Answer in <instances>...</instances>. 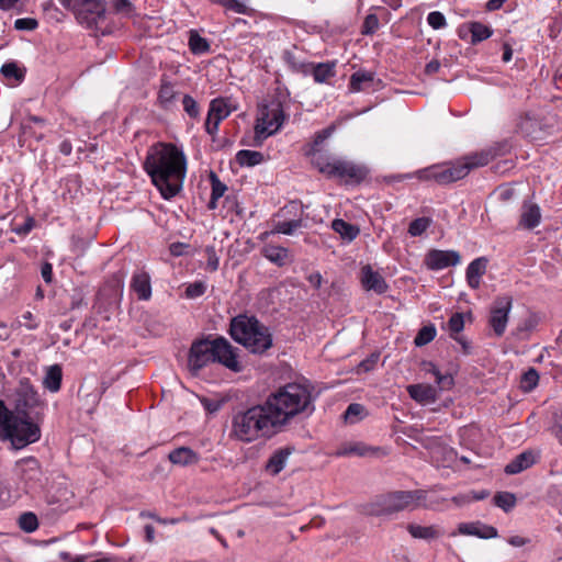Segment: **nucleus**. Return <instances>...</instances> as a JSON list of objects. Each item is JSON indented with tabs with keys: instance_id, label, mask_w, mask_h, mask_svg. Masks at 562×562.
<instances>
[{
	"instance_id": "1",
	"label": "nucleus",
	"mask_w": 562,
	"mask_h": 562,
	"mask_svg": "<svg viewBox=\"0 0 562 562\" xmlns=\"http://www.w3.org/2000/svg\"><path fill=\"white\" fill-rule=\"evenodd\" d=\"M143 168L164 199L169 200L181 191L187 171V159L175 145L158 143L151 146Z\"/></svg>"
},
{
	"instance_id": "2",
	"label": "nucleus",
	"mask_w": 562,
	"mask_h": 562,
	"mask_svg": "<svg viewBox=\"0 0 562 562\" xmlns=\"http://www.w3.org/2000/svg\"><path fill=\"white\" fill-rule=\"evenodd\" d=\"M280 426L267 402L252 405L233 415L229 437L241 442H252L260 438H269Z\"/></svg>"
},
{
	"instance_id": "3",
	"label": "nucleus",
	"mask_w": 562,
	"mask_h": 562,
	"mask_svg": "<svg viewBox=\"0 0 562 562\" xmlns=\"http://www.w3.org/2000/svg\"><path fill=\"white\" fill-rule=\"evenodd\" d=\"M313 387L303 383H288L266 398L280 428L294 417L314 411Z\"/></svg>"
},
{
	"instance_id": "4",
	"label": "nucleus",
	"mask_w": 562,
	"mask_h": 562,
	"mask_svg": "<svg viewBox=\"0 0 562 562\" xmlns=\"http://www.w3.org/2000/svg\"><path fill=\"white\" fill-rule=\"evenodd\" d=\"M41 416L18 414L0 400V439L10 441L15 450L23 449L41 439Z\"/></svg>"
},
{
	"instance_id": "5",
	"label": "nucleus",
	"mask_w": 562,
	"mask_h": 562,
	"mask_svg": "<svg viewBox=\"0 0 562 562\" xmlns=\"http://www.w3.org/2000/svg\"><path fill=\"white\" fill-rule=\"evenodd\" d=\"M211 362H220L234 372L241 370L236 349L223 337L196 340L190 348L188 368L192 374L196 375Z\"/></svg>"
},
{
	"instance_id": "6",
	"label": "nucleus",
	"mask_w": 562,
	"mask_h": 562,
	"mask_svg": "<svg viewBox=\"0 0 562 562\" xmlns=\"http://www.w3.org/2000/svg\"><path fill=\"white\" fill-rule=\"evenodd\" d=\"M229 334L250 352L262 353L272 346L269 328L255 316L238 315L231 322Z\"/></svg>"
},
{
	"instance_id": "7",
	"label": "nucleus",
	"mask_w": 562,
	"mask_h": 562,
	"mask_svg": "<svg viewBox=\"0 0 562 562\" xmlns=\"http://www.w3.org/2000/svg\"><path fill=\"white\" fill-rule=\"evenodd\" d=\"M48 477L34 457L18 460L11 469L9 483L16 494L36 495L44 491Z\"/></svg>"
},
{
	"instance_id": "8",
	"label": "nucleus",
	"mask_w": 562,
	"mask_h": 562,
	"mask_svg": "<svg viewBox=\"0 0 562 562\" xmlns=\"http://www.w3.org/2000/svg\"><path fill=\"white\" fill-rule=\"evenodd\" d=\"M424 490L392 491L376 497L371 513L374 515H392L403 510H415L426 499Z\"/></svg>"
},
{
	"instance_id": "9",
	"label": "nucleus",
	"mask_w": 562,
	"mask_h": 562,
	"mask_svg": "<svg viewBox=\"0 0 562 562\" xmlns=\"http://www.w3.org/2000/svg\"><path fill=\"white\" fill-rule=\"evenodd\" d=\"M313 165L328 178H339L347 184H359L369 175L367 167L347 160H326L322 155L313 158Z\"/></svg>"
},
{
	"instance_id": "10",
	"label": "nucleus",
	"mask_w": 562,
	"mask_h": 562,
	"mask_svg": "<svg viewBox=\"0 0 562 562\" xmlns=\"http://www.w3.org/2000/svg\"><path fill=\"white\" fill-rule=\"evenodd\" d=\"M284 119L283 108L279 100L273 99L267 104L259 105L252 145L260 146L268 136L277 133Z\"/></svg>"
},
{
	"instance_id": "11",
	"label": "nucleus",
	"mask_w": 562,
	"mask_h": 562,
	"mask_svg": "<svg viewBox=\"0 0 562 562\" xmlns=\"http://www.w3.org/2000/svg\"><path fill=\"white\" fill-rule=\"evenodd\" d=\"M59 2L75 13L80 24L88 27L95 25L105 13V4L102 0H59Z\"/></svg>"
},
{
	"instance_id": "12",
	"label": "nucleus",
	"mask_w": 562,
	"mask_h": 562,
	"mask_svg": "<svg viewBox=\"0 0 562 562\" xmlns=\"http://www.w3.org/2000/svg\"><path fill=\"white\" fill-rule=\"evenodd\" d=\"M42 405L40 396L33 385L26 379H22L15 391L14 409L12 412L24 415L40 413L37 408Z\"/></svg>"
},
{
	"instance_id": "13",
	"label": "nucleus",
	"mask_w": 562,
	"mask_h": 562,
	"mask_svg": "<svg viewBox=\"0 0 562 562\" xmlns=\"http://www.w3.org/2000/svg\"><path fill=\"white\" fill-rule=\"evenodd\" d=\"M512 306L513 297L509 295L496 297L491 306L488 323L498 337L505 333Z\"/></svg>"
},
{
	"instance_id": "14",
	"label": "nucleus",
	"mask_w": 562,
	"mask_h": 562,
	"mask_svg": "<svg viewBox=\"0 0 562 562\" xmlns=\"http://www.w3.org/2000/svg\"><path fill=\"white\" fill-rule=\"evenodd\" d=\"M460 259L458 251L431 249L425 257V265L430 270H440L458 265Z\"/></svg>"
},
{
	"instance_id": "15",
	"label": "nucleus",
	"mask_w": 562,
	"mask_h": 562,
	"mask_svg": "<svg viewBox=\"0 0 562 562\" xmlns=\"http://www.w3.org/2000/svg\"><path fill=\"white\" fill-rule=\"evenodd\" d=\"M505 145L496 144L481 151L468 155L460 159L463 166L469 168V172L479 167L486 166L495 157L505 154Z\"/></svg>"
},
{
	"instance_id": "16",
	"label": "nucleus",
	"mask_w": 562,
	"mask_h": 562,
	"mask_svg": "<svg viewBox=\"0 0 562 562\" xmlns=\"http://www.w3.org/2000/svg\"><path fill=\"white\" fill-rule=\"evenodd\" d=\"M469 168L458 160L449 166H436L435 181L439 184H449L465 178Z\"/></svg>"
},
{
	"instance_id": "17",
	"label": "nucleus",
	"mask_w": 562,
	"mask_h": 562,
	"mask_svg": "<svg viewBox=\"0 0 562 562\" xmlns=\"http://www.w3.org/2000/svg\"><path fill=\"white\" fill-rule=\"evenodd\" d=\"M361 283L366 290L374 291L378 294H383L389 289L383 277L379 272L373 271L369 265L361 269Z\"/></svg>"
},
{
	"instance_id": "18",
	"label": "nucleus",
	"mask_w": 562,
	"mask_h": 562,
	"mask_svg": "<svg viewBox=\"0 0 562 562\" xmlns=\"http://www.w3.org/2000/svg\"><path fill=\"white\" fill-rule=\"evenodd\" d=\"M438 390L437 387L430 384H412L407 386V392L409 396L420 404H430L437 401L438 398Z\"/></svg>"
},
{
	"instance_id": "19",
	"label": "nucleus",
	"mask_w": 562,
	"mask_h": 562,
	"mask_svg": "<svg viewBox=\"0 0 562 562\" xmlns=\"http://www.w3.org/2000/svg\"><path fill=\"white\" fill-rule=\"evenodd\" d=\"M458 532L467 536H476L482 539L497 537V529L493 526L484 525L480 521L461 522L458 526Z\"/></svg>"
},
{
	"instance_id": "20",
	"label": "nucleus",
	"mask_w": 562,
	"mask_h": 562,
	"mask_svg": "<svg viewBox=\"0 0 562 562\" xmlns=\"http://www.w3.org/2000/svg\"><path fill=\"white\" fill-rule=\"evenodd\" d=\"M420 370L424 371L425 373H430L435 376L439 391L451 390L454 385L453 376L449 373L442 374L440 370L436 367V364L432 363L431 361H422Z\"/></svg>"
},
{
	"instance_id": "21",
	"label": "nucleus",
	"mask_w": 562,
	"mask_h": 562,
	"mask_svg": "<svg viewBox=\"0 0 562 562\" xmlns=\"http://www.w3.org/2000/svg\"><path fill=\"white\" fill-rule=\"evenodd\" d=\"M487 262L485 257H480L468 266L467 282L470 288L477 289L480 286L481 278L486 272Z\"/></svg>"
},
{
	"instance_id": "22",
	"label": "nucleus",
	"mask_w": 562,
	"mask_h": 562,
	"mask_svg": "<svg viewBox=\"0 0 562 562\" xmlns=\"http://www.w3.org/2000/svg\"><path fill=\"white\" fill-rule=\"evenodd\" d=\"M168 459L171 463L181 467L196 464L200 460L199 454L189 447L173 449L168 454Z\"/></svg>"
},
{
	"instance_id": "23",
	"label": "nucleus",
	"mask_w": 562,
	"mask_h": 562,
	"mask_svg": "<svg viewBox=\"0 0 562 562\" xmlns=\"http://www.w3.org/2000/svg\"><path fill=\"white\" fill-rule=\"evenodd\" d=\"M536 462V456L531 451H525L513 459L504 469L506 474L513 475L530 468Z\"/></svg>"
},
{
	"instance_id": "24",
	"label": "nucleus",
	"mask_w": 562,
	"mask_h": 562,
	"mask_svg": "<svg viewBox=\"0 0 562 562\" xmlns=\"http://www.w3.org/2000/svg\"><path fill=\"white\" fill-rule=\"evenodd\" d=\"M235 110L236 106L232 105L228 99L217 98L211 101L207 114L211 119H216L217 122H222Z\"/></svg>"
},
{
	"instance_id": "25",
	"label": "nucleus",
	"mask_w": 562,
	"mask_h": 562,
	"mask_svg": "<svg viewBox=\"0 0 562 562\" xmlns=\"http://www.w3.org/2000/svg\"><path fill=\"white\" fill-rule=\"evenodd\" d=\"M292 451L293 449L289 447L277 450L267 461L266 470L272 475L279 474L284 469Z\"/></svg>"
},
{
	"instance_id": "26",
	"label": "nucleus",
	"mask_w": 562,
	"mask_h": 562,
	"mask_svg": "<svg viewBox=\"0 0 562 562\" xmlns=\"http://www.w3.org/2000/svg\"><path fill=\"white\" fill-rule=\"evenodd\" d=\"M541 220L540 209L537 204L525 203L520 215V225L527 229L535 228Z\"/></svg>"
},
{
	"instance_id": "27",
	"label": "nucleus",
	"mask_w": 562,
	"mask_h": 562,
	"mask_svg": "<svg viewBox=\"0 0 562 562\" xmlns=\"http://www.w3.org/2000/svg\"><path fill=\"white\" fill-rule=\"evenodd\" d=\"M407 531L415 539L432 540L442 535V531L437 526H420L416 524H408Z\"/></svg>"
},
{
	"instance_id": "28",
	"label": "nucleus",
	"mask_w": 562,
	"mask_h": 562,
	"mask_svg": "<svg viewBox=\"0 0 562 562\" xmlns=\"http://www.w3.org/2000/svg\"><path fill=\"white\" fill-rule=\"evenodd\" d=\"M63 379V371L58 364H54L47 368L45 376L43 379V385L50 392H57L60 389Z\"/></svg>"
},
{
	"instance_id": "29",
	"label": "nucleus",
	"mask_w": 562,
	"mask_h": 562,
	"mask_svg": "<svg viewBox=\"0 0 562 562\" xmlns=\"http://www.w3.org/2000/svg\"><path fill=\"white\" fill-rule=\"evenodd\" d=\"M374 80V74L370 71H357L351 75L349 89L352 92H359L368 89Z\"/></svg>"
},
{
	"instance_id": "30",
	"label": "nucleus",
	"mask_w": 562,
	"mask_h": 562,
	"mask_svg": "<svg viewBox=\"0 0 562 562\" xmlns=\"http://www.w3.org/2000/svg\"><path fill=\"white\" fill-rule=\"evenodd\" d=\"M312 75L316 82H326L329 78L335 76L336 63H319L311 64Z\"/></svg>"
},
{
	"instance_id": "31",
	"label": "nucleus",
	"mask_w": 562,
	"mask_h": 562,
	"mask_svg": "<svg viewBox=\"0 0 562 562\" xmlns=\"http://www.w3.org/2000/svg\"><path fill=\"white\" fill-rule=\"evenodd\" d=\"M381 451L382 450L380 448H372V447L366 446L364 443L356 442V443H350V445L345 446L344 448L339 449L336 454L337 456L357 454L360 457H364V456L376 454Z\"/></svg>"
},
{
	"instance_id": "32",
	"label": "nucleus",
	"mask_w": 562,
	"mask_h": 562,
	"mask_svg": "<svg viewBox=\"0 0 562 562\" xmlns=\"http://www.w3.org/2000/svg\"><path fill=\"white\" fill-rule=\"evenodd\" d=\"M189 47L194 55L205 54L210 50V44L207 40L200 36L195 30L190 31Z\"/></svg>"
},
{
	"instance_id": "33",
	"label": "nucleus",
	"mask_w": 562,
	"mask_h": 562,
	"mask_svg": "<svg viewBox=\"0 0 562 562\" xmlns=\"http://www.w3.org/2000/svg\"><path fill=\"white\" fill-rule=\"evenodd\" d=\"M236 161L240 166L252 167L263 161V155L260 151L243 149L237 153Z\"/></svg>"
},
{
	"instance_id": "34",
	"label": "nucleus",
	"mask_w": 562,
	"mask_h": 562,
	"mask_svg": "<svg viewBox=\"0 0 562 562\" xmlns=\"http://www.w3.org/2000/svg\"><path fill=\"white\" fill-rule=\"evenodd\" d=\"M214 4L222 5L226 10L233 11L238 14H248L250 8L247 5L248 0H209Z\"/></svg>"
},
{
	"instance_id": "35",
	"label": "nucleus",
	"mask_w": 562,
	"mask_h": 562,
	"mask_svg": "<svg viewBox=\"0 0 562 562\" xmlns=\"http://www.w3.org/2000/svg\"><path fill=\"white\" fill-rule=\"evenodd\" d=\"M469 31L471 32V43L476 44L484 40H487L492 35V30L480 23V22H471L469 24Z\"/></svg>"
},
{
	"instance_id": "36",
	"label": "nucleus",
	"mask_w": 562,
	"mask_h": 562,
	"mask_svg": "<svg viewBox=\"0 0 562 562\" xmlns=\"http://www.w3.org/2000/svg\"><path fill=\"white\" fill-rule=\"evenodd\" d=\"M263 255L271 262L282 266L288 258V250L283 247L268 245L263 248Z\"/></svg>"
},
{
	"instance_id": "37",
	"label": "nucleus",
	"mask_w": 562,
	"mask_h": 562,
	"mask_svg": "<svg viewBox=\"0 0 562 562\" xmlns=\"http://www.w3.org/2000/svg\"><path fill=\"white\" fill-rule=\"evenodd\" d=\"M331 226L335 232L348 240L355 239L359 234V228L345 222L344 220H335Z\"/></svg>"
},
{
	"instance_id": "38",
	"label": "nucleus",
	"mask_w": 562,
	"mask_h": 562,
	"mask_svg": "<svg viewBox=\"0 0 562 562\" xmlns=\"http://www.w3.org/2000/svg\"><path fill=\"white\" fill-rule=\"evenodd\" d=\"M364 413L366 408L363 405L359 403H352L347 407L344 414V419L346 423L355 424L363 418Z\"/></svg>"
},
{
	"instance_id": "39",
	"label": "nucleus",
	"mask_w": 562,
	"mask_h": 562,
	"mask_svg": "<svg viewBox=\"0 0 562 562\" xmlns=\"http://www.w3.org/2000/svg\"><path fill=\"white\" fill-rule=\"evenodd\" d=\"M436 337V328L434 325H428V326H424L422 327L415 339H414V344L417 346V347H422V346H425L427 344H429L430 341H432Z\"/></svg>"
},
{
	"instance_id": "40",
	"label": "nucleus",
	"mask_w": 562,
	"mask_h": 562,
	"mask_svg": "<svg viewBox=\"0 0 562 562\" xmlns=\"http://www.w3.org/2000/svg\"><path fill=\"white\" fill-rule=\"evenodd\" d=\"M539 382V374L536 369L530 368L520 379V389L524 392L532 391Z\"/></svg>"
},
{
	"instance_id": "41",
	"label": "nucleus",
	"mask_w": 562,
	"mask_h": 562,
	"mask_svg": "<svg viewBox=\"0 0 562 562\" xmlns=\"http://www.w3.org/2000/svg\"><path fill=\"white\" fill-rule=\"evenodd\" d=\"M494 504L505 512H509L516 504V497L509 492H498L494 496Z\"/></svg>"
},
{
	"instance_id": "42",
	"label": "nucleus",
	"mask_w": 562,
	"mask_h": 562,
	"mask_svg": "<svg viewBox=\"0 0 562 562\" xmlns=\"http://www.w3.org/2000/svg\"><path fill=\"white\" fill-rule=\"evenodd\" d=\"M19 526L25 532H33L38 527V520L35 514L27 512L20 516Z\"/></svg>"
},
{
	"instance_id": "43",
	"label": "nucleus",
	"mask_w": 562,
	"mask_h": 562,
	"mask_svg": "<svg viewBox=\"0 0 562 562\" xmlns=\"http://www.w3.org/2000/svg\"><path fill=\"white\" fill-rule=\"evenodd\" d=\"M177 92L173 89V86L169 82H164L159 90V101L165 108H169L172 101L176 98Z\"/></svg>"
},
{
	"instance_id": "44",
	"label": "nucleus",
	"mask_w": 562,
	"mask_h": 562,
	"mask_svg": "<svg viewBox=\"0 0 562 562\" xmlns=\"http://www.w3.org/2000/svg\"><path fill=\"white\" fill-rule=\"evenodd\" d=\"M431 220L429 217H418L411 222L408 226V234L411 236H420L430 226Z\"/></svg>"
},
{
	"instance_id": "45",
	"label": "nucleus",
	"mask_w": 562,
	"mask_h": 562,
	"mask_svg": "<svg viewBox=\"0 0 562 562\" xmlns=\"http://www.w3.org/2000/svg\"><path fill=\"white\" fill-rule=\"evenodd\" d=\"M210 180L212 184L211 195H213V200H218L224 195L225 191L227 190V187L218 179L216 173L213 171L210 172Z\"/></svg>"
},
{
	"instance_id": "46",
	"label": "nucleus",
	"mask_w": 562,
	"mask_h": 562,
	"mask_svg": "<svg viewBox=\"0 0 562 562\" xmlns=\"http://www.w3.org/2000/svg\"><path fill=\"white\" fill-rule=\"evenodd\" d=\"M448 327L451 331V336H457L464 327L463 315L461 313H454L448 322Z\"/></svg>"
},
{
	"instance_id": "47",
	"label": "nucleus",
	"mask_w": 562,
	"mask_h": 562,
	"mask_svg": "<svg viewBox=\"0 0 562 562\" xmlns=\"http://www.w3.org/2000/svg\"><path fill=\"white\" fill-rule=\"evenodd\" d=\"M206 285L202 281H196L189 284L186 289V296L188 299H195L204 294Z\"/></svg>"
},
{
	"instance_id": "48",
	"label": "nucleus",
	"mask_w": 562,
	"mask_h": 562,
	"mask_svg": "<svg viewBox=\"0 0 562 562\" xmlns=\"http://www.w3.org/2000/svg\"><path fill=\"white\" fill-rule=\"evenodd\" d=\"M301 220H292L278 223L276 229L278 233H282L285 235H291L296 228L301 227Z\"/></svg>"
},
{
	"instance_id": "49",
	"label": "nucleus",
	"mask_w": 562,
	"mask_h": 562,
	"mask_svg": "<svg viewBox=\"0 0 562 562\" xmlns=\"http://www.w3.org/2000/svg\"><path fill=\"white\" fill-rule=\"evenodd\" d=\"M183 109L184 111L193 119L199 116V106L196 101L190 97L189 94H186L182 100Z\"/></svg>"
},
{
	"instance_id": "50",
	"label": "nucleus",
	"mask_w": 562,
	"mask_h": 562,
	"mask_svg": "<svg viewBox=\"0 0 562 562\" xmlns=\"http://www.w3.org/2000/svg\"><path fill=\"white\" fill-rule=\"evenodd\" d=\"M38 26V22L33 18H21L14 22V27L20 31H33Z\"/></svg>"
},
{
	"instance_id": "51",
	"label": "nucleus",
	"mask_w": 562,
	"mask_h": 562,
	"mask_svg": "<svg viewBox=\"0 0 562 562\" xmlns=\"http://www.w3.org/2000/svg\"><path fill=\"white\" fill-rule=\"evenodd\" d=\"M379 27V19L375 14H369L362 25V34H373Z\"/></svg>"
},
{
	"instance_id": "52",
	"label": "nucleus",
	"mask_w": 562,
	"mask_h": 562,
	"mask_svg": "<svg viewBox=\"0 0 562 562\" xmlns=\"http://www.w3.org/2000/svg\"><path fill=\"white\" fill-rule=\"evenodd\" d=\"M205 252L207 256L206 267L210 271H216L220 265V259L216 255L215 248L213 246H207L205 248Z\"/></svg>"
},
{
	"instance_id": "53",
	"label": "nucleus",
	"mask_w": 562,
	"mask_h": 562,
	"mask_svg": "<svg viewBox=\"0 0 562 562\" xmlns=\"http://www.w3.org/2000/svg\"><path fill=\"white\" fill-rule=\"evenodd\" d=\"M427 21H428L429 25L435 30L441 29L442 26L446 25L445 15L438 11H434V12L429 13Z\"/></svg>"
},
{
	"instance_id": "54",
	"label": "nucleus",
	"mask_w": 562,
	"mask_h": 562,
	"mask_svg": "<svg viewBox=\"0 0 562 562\" xmlns=\"http://www.w3.org/2000/svg\"><path fill=\"white\" fill-rule=\"evenodd\" d=\"M539 324V317L536 314H530L524 319L521 325L517 328L518 331H532Z\"/></svg>"
},
{
	"instance_id": "55",
	"label": "nucleus",
	"mask_w": 562,
	"mask_h": 562,
	"mask_svg": "<svg viewBox=\"0 0 562 562\" xmlns=\"http://www.w3.org/2000/svg\"><path fill=\"white\" fill-rule=\"evenodd\" d=\"M495 194L502 202H508L514 198L515 190L509 186H501L495 190Z\"/></svg>"
},
{
	"instance_id": "56",
	"label": "nucleus",
	"mask_w": 562,
	"mask_h": 562,
	"mask_svg": "<svg viewBox=\"0 0 562 562\" xmlns=\"http://www.w3.org/2000/svg\"><path fill=\"white\" fill-rule=\"evenodd\" d=\"M1 74L5 78L20 79L21 75L19 72V68L14 63H7L1 67Z\"/></svg>"
},
{
	"instance_id": "57",
	"label": "nucleus",
	"mask_w": 562,
	"mask_h": 562,
	"mask_svg": "<svg viewBox=\"0 0 562 562\" xmlns=\"http://www.w3.org/2000/svg\"><path fill=\"white\" fill-rule=\"evenodd\" d=\"M331 133V128H325L321 132H318L314 138V142H313V146H312V154L314 155V158L317 157L315 155V153L318 150L317 147L326 139L329 137Z\"/></svg>"
},
{
	"instance_id": "58",
	"label": "nucleus",
	"mask_w": 562,
	"mask_h": 562,
	"mask_svg": "<svg viewBox=\"0 0 562 562\" xmlns=\"http://www.w3.org/2000/svg\"><path fill=\"white\" fill-rule=\"evenodd\" d=\"M435 173H436V166H431L429 168L418 170L416 172V177L419 180H426V181L434 180L435 181Z\"/></svg>"
},
{
	"instance_id": "59",
	"label": "nucleus",
	"mask_w": 562,
	"mask_h": 562,
	"mask_svg": "<svg viewBox=\"0 0 562 562\" xmlns=\"http://www.w3.org/2000/svg\"><path fill=\"white\" fill-rule=\"evenodd\" d=\"M22 325L30 330L36 329L38 327V322L35 321L33 314L29 311L22 315Z\"/></svg>"
},
{
	"instance_id": "60",
	"label": "nucleus",
	"mask_w": 562,
	"mask_h": 562,
	"mask_svg": "<svg viewBox=\"0 0 562 562\" xmlns=\"http://www.w3.org/2000/svg\"><path fill=\"white\" fill-rule=\"evenodd\" d=\"M221 122H217L216 119H211V116L207 115V119L205 121V130L210 135H214L217 130Z\"/></svg>"
},
{
	"instance_id": "61",
	"label": "nucleus",
	"mask_w": 562,
	"mask_h": 562,
	"mask_svg": "<svg viewBox=\"0 0 562 562\" xmlns=\"http://www.w3.org/2000/svg\"><path fill=\"white\" fill-rule=\"evenodd\" d=\"M151 295L149 276L143 272V300H148Z\"/></svg>"
},
{
	"instance_id": "62",
	"label": "nucleus",
	"mask_w": 562,
	"mask_h": 562,
	"mask_svg": "<svg viewBox=\"0 0 562 562\" xmlns=\"http://www.w3.org/2000/svg\"><path fill=\"white\" fill-rule=\"evenodd\" d=\"M201 402H202L204 408L210 413H214V412L218 411L220 406H221V404L218 402H214V401L205 398V397H203L201 400Z\"/></svg>"
},
{
	"instance_id": "63",
	"label": "nucleus",
	"mask_w": 562,
	"mask_h": 562,
	"mask_svg": "<svg viewBox=\"0 0 562 562\" xmlns=\"http://www.w3.org/2000/svg\"><path fill=\"white\" fill-rule=\"evenodd\" d=\"M440 66H441V65H440L439 60H437V59H432V60H430V61L426 65V67H425V74H426V75H434V74H436V72H438V71H439Z\"/></svg>"
},
{
	"instance_id": "64",
	"label": "nucleus",
	"mask_w": 562,
	"mask_h": 562,
	"mask_svg": "<svg viewBox=\"0 0 562 562\" xmlns=\"http://www.w3.org/2000/svg\"><path fill=\"white\" fill-rule=\"evenodd\" d=\"M376 362V358L374 359H366L363 361H361L358 366V372H368L370 371L373 366L375 364Z\"/></svg>"
}]
</instances>
